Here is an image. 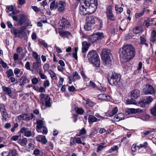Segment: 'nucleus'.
Segmentation results:
<instances>
[{
  "instance_id": "obj_53",
  "label": "nucleus",
  "mask_w": 156,
  "mask_h": 156,
  "mask_svg": "<svg viewBox=\"0 0 156 156\" xmlns=\"http://www.w3.org/2000/svg\"><path fill=\"white\" fill-rule=\"evenodd\" d=\"M0 64L2 65V67L4 68H5L7 67L8 68H9V67L8 66L7 64L2 60H1L0 61Z\"/></svg>"
},
{
  "instance_id": "obj_25",
  "label": "nucleus",
  "mask_w": 156,
  "mask_h": 156,
  "mask_svg": "<svg viewBox=\"0 0 156 156\" xmlns=\"http://www.w3.org/2000/svg\"><path fill=\"white\" fill-rule=\"evenodd\" d=\"M105 65H107L108 66L112 65V60L111 59L110 56L105 58V59H102Z\"/></svg>"
},
{
  "instance_id": "obj_31",
  "label": "nucleus",
  "mask_w": 156,
  "mask_h": 156,
  "mask_svg": "<svg viewBox=\"0 0 156 156\" xmlns=\"http://www.w3.org/2000/svg\"><path fill=\"white\" fill-rule=\"evenodd\" d=\"M73 81H74L76 80H80V76L77 72H73Z\"/></svg>"
},
{
  "instance_id": "obj_3",
  "label": "nucleus",
  "mask_w": 156,
  "mask_h": 156,
  "mask_svg": "<svg viewBox=\"0 0 156 156\" xmlns=\"http://www.w3.org/2000/svg\"><path fill=\"white\" fill-rule=\"evenodd\" d=\"M87 58L89 61L94 64L96 67H99L100 66L99 58L95 51L92 50L89 51L87 55Z\"/></svg>"
},
{
  "instance_id": "obj_24",
  "label": "nucleus",
  "mask_w": 156,
  "mask_h": 156,
  "mask_svg": "<svg viewBox=\"0 0 156 156\" xmlns=\"http://www.w3.org/2000/svg\"><path fill=\"white\" fill-rule=\"evenodd\" d=\"M35 62L33 63V69L35 70H37L39 69L41 66V60L36 61Z\"/></svg>"
},
{
  "instance_id": "obj_63",
  "label": "nucleus",
  "mask_w": 156,
  "mask_h": 156,
  "mask_svg": "<svg viewBox=\"0 0 156 156\" xmlns=\"http://www.w3.org/2000/svg\"><path fill=\"white\" fill-rule=\"evenodd\" d=\"M151 112L153 115L156 116V108H154H154L151 109Z\"/></svg>"
},
{
  "instance_id": "obj_37",
  "label": "nucleus",
  "mask_w": 156,
  "mask_h": 156,
  "mask_svg": "<svg viewBox=\"0 0 156 156\" xmlns=\"http://www.w3.org/2000/svg\"><path fill=\"white\" fill-rule=\"evenodd\" d=\"M27 138H24L21 140L20 144L22 146H24L27 144Z\"/></svg>"
},
{
  "instance_id": "obj_9",
  "label": "nucleus",
  "mask_w": 156,
  "mask_h": 156,
  "mask_svg": "<svg viewBox=\"0 0 156 156\" xmlns=\"http://www.w3.org/2000/svg\"><path fill=\"white\" fill-rule=\"evenodd\" d=\"M19 133L23 134L25 136L28 137L30 136L33 137L35 135L34 133L30 131L29 129L27 127H22L19 131Z\"/></svg>"
},
{
  "instance_id": "obj_64",
  "label": "nucleus",
  "mask_w": 156,
  "mask_h": 156,
  "mask_svg": "<svg viewBox=\"0 0 156 156\" xmlns=\"http://www.w3.org/2000/svg\"><path fill=\"white\" fill-rule=\"evenodd\" d=\"M32 8L36 12H38L41 10V9L39 8H38L36 6H32Z\"/></svg>"
},
{
  "instance_id": "obj_62",
  "label": "nucleus",
  "mask_w": 156,
  "mask_h": 156,
  "mask_svg": "<svg viewBox=\"0 0 156 156\" xmlns=\"http://www.w3.org/2000/svg\"><path fill=\"white\" fill-rule=\"evenodd\" d=\"M28 148L31 150H33L35 148L34 145L32 143H30L28 145Z\"/></svg>"
},
{
  "instance_id": "obj_16",
  "label": "nucleus",
  "mask_w": 156,
  "mask_h": 156,
  "mask_svg": "<svg viewBox=\"0 0 156 156\" xmlns=\"http://www.w3.org/2000/svg\"><path fill=\"white\" fill-rule=\"evenodd\" d=\"M110 55V52L109 50L104 49L102 50L101 53L102 59H105V58L109 57Z\"/></svg>"
},
{
  "instance_id": "obj_4",
  "label": "nucleus",
  "mask_w": 156,
  "mask_h": 156,
  "mask_svg": "<svg viewBox=\"0 0 156 156\" xmlns=\"http://www.w3.org/2000/svg\"><path fill=\"white\" fill-rule=\"evenodd\" d=\"M108 80L109 83L112 85H115L120 81L121 76L117 73L112 72L109 75Z\"/></svg>"
},
{
  "instance_id": "obj_51",
  "label": "nucleus",
  "mask_w": 156,
  "mask_h": 156,
  "mask_svg": "<svg viewBox=\"0 0 156 156\" xmlns=\"http://www.w3.org/2000/svg\"><path fill=\"white\" fill-rule=\"evenodd\" d=\"M70 144L71 145H74L76 144V138H75V137H71Z\"/></svg>"
},
{
  "instance_id": "obj_26",
  "label": "nucleus",
  "mask_w": 156,
  "mask_h": 156,
  "mask_svg": "<svg viewBox=\"0 0 156 156\" xmlns=\"http://www.w3.org/2000/svg\"><path fill=\"white\" fill-rule=\"evenodd\" d=\"M2 88L3 91L5 92V94L10 96L12 93V90L11 88L5 86H2Z\"/></svg>"
},
{
  "instance_id": "obj_28",
  "label": "nucleus",
  "mask_w": 156,
  "mask_h": 156,
  "mask_svg": "<svg viewBox=\"0 0 156 156\" xmlns=\"http://www.w3.org/2000/svg\"><path fill=\"white\" fill-rule=\"evenodd\" d=\"M44 122L42 120H40L37 121V127L38 129H40L44 127Z\"/></svg>"
},
{
  "instance_id": "obj_44",
  "label": "nucleus",
  "mask_w": 156,
  "mask_h": 156,
  "mask_svg": "<svg viewBox=\"0 0 156 156\" xmlns=\"http://www.w3.org/2000/svg\"><path fill=\"white\" fill-rule=\"evenodd\" d=\"M56 4H55V1H53L50 4V9L51 10H53L56 8Z\"/></svg>"
},
{
  "instance_id": "obj_17",
  "label": "nucleus",
  "mask_w": 156,
  "mask_h": 156,
  "mask_svg": "<svg viewBox=\"0 0 156 156\" xmlns=\"http://www.w3.org/2000/svg\"><path fill=\"white\" fill-rule=\"evenodd\" d=\"M141 112L142 110L138 108H128L126 111V112L128 114L135 113L137 112Z\"/></svg>"
},
{
  "instance_id": "obj_33",
  "label": "nucleus",
  "mask_w": 156,
  "mask_h": 156,
  "mask_svg": "<svg viewBox=\"0 0 156 156\" xmlns=\"http://www.w3.org/2000/svg\"><path fill=\"white\" fill-rule=\"evenodd\" d=\"M147 105L145 99H142L140 100L138 105L141 107H144Z\"/></svg>"
},
{
  "instance_id": "obj_32",
  "label": "nucleus",
  "mask_w": 156,
  "mask_h": 156,
  "mask_svg": "<svg viewBox=\"0 0 156 156\" xmlns=\"http://www.w3.org/2000/svg\"><path fill=\"white\" fill-rule=\"evenodd\" d=\"M105 143H100L98 146L97 152H98L99 151H101L104 148L106 147V146L105 145Z\"/></svg>"
},
{
  "instance_id": "obj_8",
  "label": "nucleus",
  "mask_w": 156,
  "mask_h": 156,
  "mask_svg": "<svg viewBox=\"0 0 156 156\" xmlns=\"http://www.w3.org/2000/svg\"><path fill=\"white\" fill-rule=\"evenodd\" d=\"M0 111L2 115V120L3 122H5L7 120L8 118V115L6 111L5 106L3 104H0Z\"/></svg>"
},
{
  "instance_id": "obj_34",
  "label": "nucleus",
  "mask_w": 156,
  "mask_h": 156,
  "mask_svg": "<svg viewBox=\"0 0 156 156\" xmlns=\"http://www.w3.org/2000/svg\"><path fill=\"white\" fill-rule=\"evenodd\" d=\"M126 103L128 104L137 105V103L136 101L133 100L132 98L127 99L126 101Z\"/></svg>"
},
{
  "instance_id": "obj_42",
  "label": "nucleus",
  "mask_w": 156,
  "mask_h": 156,
  "mask_svg": "<svg viewBox=\"0 0 156 156\" xmlns=\"http://www.w3.org/2000/svg\"><path fill=\"white\" fill-rule=\"evenodd\" d=\"M23 32V29L20 30H17L16 36L19 37L22 35Z\"/></svg>"
},
{
  "instance_id": "obj_60",
  "label": "nucleus",
  "mask_w": 156,
  "mask_h": 156,
  "mask_svg": "<svg viewBox=\"0 0 156 156\" xmlns=\"http://www.w3.org/2000/svg\"><path fill=\"white\" fill-rule=\"evenodd\" d=\"M137 148L136 144H133L131 147V150L133 152H135L137 150Z\"/></svg>"
},
{
  "instance_id": "obj_20",
  "label": "nucleus",
  "mask_w": 156,
  "mask_h": 156,
  "mask_svg": "<svg viewBox=\"0 0 156 156\" xmlns=\"http://www.w3.org/2000/svg\"><path fill=\"white\" fill-rule=\"evenodd\" d=\"M88 120L89 123L90 124L94 122L99 121L100 119H98L94 117V115H90L89 116H88Z\"/></svg>"
},
{
  "instance_id": "obj_11",
  "label": "nucleus",
  "mask_w": 156,
  "mask_h": 156,
  "mask_svg": "<svg viewBox=\"0 0 156 156\" xmlns=\"http://www.w3.org/2000/svg\"><path fill=\"white\" fill-rule=\"evenodd\" d=\"M59 26L62 28H67L71 26L69 22L64 17H62L59 21Z\"/></svg>"
},
{
  "instance_id": "obj_46",
  "label": "nucleus",
  "mask_w": 156,
  "mask_h": 156,
  "mask_svg": "<svg viewBox=\"0 0 156 156\" xmlns=\"http://www.w3.org/2000/svg\"><path fill=\"white\" fill-rule=\"evenodd\" d=\"M92 25L86 23L85 25L84 28L86 30H89L91 29V26Z\"/></svg>"
},
{
  "instance_id": "obj_19",
  "label": "nucleus",
  "mask_w": 156,
  "mask_h": 156,
  "mask_svg": "<svg viewBox=\"0 0 156 156\" xmlns=\"http://www.w3.org/2000/svg\"><path fill=\"white\" fill-rule=\"evenodd\" d=\"M29 115L26 113L22 114L18 117V119L20 121L21 120L28 121L29 120Z\"/></svg>"
},
{
  "instance_id": "obj_13",
  "label": "nucleus",
  "mask_w": 156,
  "mask_h": 156,
  "mask_svg": "<svg viewBox=\"0 0 156 156\" xmlns=\"http://www.w3.org/2000/svg\"><path fill=\"white\" fill-rule=\"evenodd\" d=\"M65 2L62 1H60L56 3V8L57 9L59 12H62L65 10Z\"/></svg>"
},
{
  "instance_id": "obj_45",
  "label": "nucleus",
  "mask_w": 156,
  "mask_h": 156,
  "mask_svg": "<svg viewBox=\"0 0 156 156\" xmlns=\"http://www.w3.org/2000/svg\"><path fill=\"white\" fill-rule=\"evenodd\" d=\"M48 73L50 74L52 79H54L56 76V73L51 70H49Z\"/></svg>"
},
{
  "instance_id": "obj_35",
  "label": "nucleus",
  "mask_w": 156,
  "mask_h": 156,
  "mask_svg": "<svg viewBox=\"0 0 156 156\" xmlns=\"http://www.w3.org/2000/svg\"><path fill=\"white\" fill-rule=\"evenodd\" d=\"M140 44H144L147 47H148V44L146 42V40L145 38L143 36L140 37Z\"/></svg>"
},
{
  "instance_id": "obj_1",
  "label": "nucleus",
  "mask_w": 156,
  "mask_h": 156,
  "mask_svg": "<svg viewBox=\"0 0 156 156\" xmlns=\"http://www.w3.org/2000/svg\"><path fill=\"white\" fill-rule=\"evenodd\" d=\"M83 3L80 4L79 9L80 14L85 15L93 13L97 6V0H83Z\"/></svg>"
},
{
  "instance_id": "obj_57",
  "label": "nucleus",
  "mask_w": 156,
  "mask_h": 156,
  "mask_svg": "<svg viewBox=\"0 0 156 156\" xmlns=\"http://www.w3.org/2000/svg\"><path fill=\"white\" fill-rule=\"evenodd\" d=\"M40 151L37 149H36L34 151L33 154L36 156H38L40 154Z\"/></svg>"
},
{
  "instance_id": "obj_47",
  "label": "nucleus",
  "mask_w": 156,
  "mask_h": 156,
  "mask_svg": "<svg viewBox=\"0 0 156 156\" xmlns=\"http://www.w3.org/2000/svg\"><path fill=\"white\" fill-rule=\"evenodd\" d=\"M10 152L12 156H18V154L17 153V151L15 149L11 150Z\"/></svg>"
},
{
  "instance_id": "obj_55",
  "label": "nucleus",
  "mask_w": 156,
  "mask_h": 156,
  "mask_svg": "<svg viewBox=\"0 0 156 156\" xmlns=\"http://www.w3.org/2000/svg\"><path fill=\"white\" fill-rule=\"evenodd\" d=\"M86 104L90 107H92L95 105L94 102L89 101H87Z\"/></svg>"
},
{
  "instance_id": "obj_15",
  "label": "nucleus",
  "mask_w": 156,
  "mask_h": 156,
  "mask_svg": "<svg viewBox=\"0 0 156 156\" xmlns=\"http://www.w3.org/2000/svg\"><path fill=\"white\" fill-rule=\"evenodd\" d=\"M82 52L83 53H84L88 50L90 44L86 41H84L82 43Z\"/></svg>"
},
{
  "instance_id": "obj_7",
  "label": "nucleus",
  "mask_w": 156,
  "mask_h": 156,
  "mask_svg": "<svg viewBox=\"0 0 156 156\" xmlns=\"http://www.w3.org/2000/svg\"><path fill=\"white\" fill-rule=\"evenodd\" d=\"M7 12L9 13V15L11 16L14 21H17L18 17L16 15L17 14V12L14 10L13 7L12 6H8L7 8Z\"/></svg>"
},
{
  "instance_id": "obj_48",
  "label": "nucleus",
  "mask_w": 156,
  "mask_h": 156,
  "mask_svg": "<svg viewBox=\"0 0 156 156\" xmlns=\"http://www.w3.org/2000/svg\"><path fill=\"white\" fill-rule=\"evenodd\" d=\"M145 11L144 10V9L143 11H142L141 12L136 13L135 14V17L136 18H138L140 17L141 16H143L144 13Z\"/></svg>"
},
{
  "instance_id": "obj_54",
  "label": "nucleus",
  "mask_w": 156,
  "mask_h": 156,
  "mask_svg": "<svg viewBox=\"0 0 156 156\" xmlns=\"http://www.w3.org/2000/svg\"><path fill=\"white\" fill-rule=\"evenodd\" d=\"M20 72V70L18 68H16L14 70V73L17 77H19L18 75Z\"/></svg>"
},
{
  "instance_id": "obj_30",
  "label": "nucleus",
  "mask_w": 156,
  "mask_h": 156,
  "mask_svg": "<svg viewBox=\"0 0 156 156\" xmlns=\"http://www.w3.org/2000/svg\"><path fill=\"white\" fill-rule=\"evenodd\" d=\"M60 35L62 37H69L71 36V34L68 31H63L60 33Z\"/></svg>"
},
{
  "instance_id": "obj_18",
  "label": "nucleus",
  "mask_w": 156,
  "mask_h": 156,
  "mask_svg": "<svg viewBox=\"0 0 156 156\" xmlns=\"http://www.w3.org/2000/svg\"><path fill=\"white\" fill-rule=\"evenodd\" d=\"M125 115L122 113H119L115 115L114 119L116 121L118 122L124 119Z\"/></svg>"
},
{
  "instance_id": "obj_27",
  "label": "nucleus",
  "mask_w": 156,
  "mask_h": 156,
  "mask_svg": "<svg viewBox=\"0 0 156 156\" xmlns=\"http://www.w3.org/2000/svg\"><path fill=\"white\" fill-rule=\"evenodd\" d=\"M98 98L99 99L103 100L110 99L111 98V97L110 96L104 94H100L98 95Z\"/></svg>"
},
{
  "instance_id": "obj_49",
  "label": "nucleus",
  "mask_w": 156,
  "mask_h": 156,
  "mask_svg": "<svg viewBox=\"0 0 156 156\" xmlns=\"http://www.w3.org/2000/svg\"><path fill=\"white\" fill-rule=\"evenodd\" d=\"M153 98L151 96L147 97L145 100L147 104H148L151 103L153 101Z\"/></svg>"
},
{
  "instance_id": "obj_14",
  "label": "nucleus",
  "mask_w": 156,
  "mask_h": 156,
  "mask_svg": "<svg viewBox=\"0 0 156 156\" xmlns=\"http://www.w3.org/2000/svg\"><path fill=\"white\" fill-rule=\"evenodd\" d=\"M129 95L131 97H133L135 99L137 98L140 95V91L137 89L133 90L130 92Z\"/></svg>"
},
{
  "instance_id": "obj_58",
  "label": "nucleus",
  "mask_w": 156,
  "mask_h": 156,
  "mask_svg": "<svg viewBox=\"0 0 156 156\" xmlns=\"http://www.w3.org/2000/svg\"><path fill=\"white\" fill-rule=\"evenodd\" d=\"M50 85L49 82L48 80H46L44 81L43 83V86L45 87H48Z\"/></svg>"
},
{
  "instance_id": "obj_12",
  "label": "nucleus",
  "mask_w": 156,
  "mask_h": 156,
  "mask_svg": "<svg viewBox=\"0 0 156 156\" xmlns=\"http://www.w3.org/2000/svg\"><path fill=\"white\" fill-rule=\"evenodd\" d=\"M143 91L146 94H154L155 92L154 88L150 85H147L146 88L144 89Z\"/></svg>"
},
{
  "instance_id": "obj_38",
  "label": "nucleus",
  "mask_w": 156,
  "mask_h": 156,
  "mask_svg": "<svg viewBox=\"0 0 156 156\" xmlns=\"http://www.w3.org/2000/svg\"><path fill=\"white\" fill-rule=\"evenodd\" d=\"M75 138H76V143L79 144H81L83 145H85V143L84 142H83L80 138L75 137Z\"/></svg>"
},
{
  "instance_id": "obj_29",
  "label": "nucleus",
  "mask_w": 156,
  "mask_h": 156,
  "mask_svg": "<svg viewBox=\"0 0 156 156\" xmlns=\"http://www.w3.org/2000/svg\"><path fill=\"white\" fill-rule=\"evenodd\" d=\"M156 37V31L155 30H153L151 33V36L150 38V41L153 42L155 41Z\"/></svg>"
},
{
  "instance_id": "obj_23",
  "label": "nucleus",
  "mask_w": 156,
  "mask_h": 156,
  "mask_svg": "<svg viewBox=\"0 0 156 156\" xmlns=\"http://www.w3.org/2000/svg\"><path fill=\"white\" fill-rule=\"evenodd\" d=\"M86 23L92 25L95 23V19L93 16H87L86 19Z\"/></svg>"
},
{
  "instance_id": "obj_6",
  "label": "nucleus",
  "mask_w": 156,
  "mask_h": 156,
  "mask_svg": "<svg viewBox=\"0 0 156 156\" xmlns=\"http://www.w3.org/2000/svg\"><path fill=\"white\" fill-rule=\"evenodd\" d=\"M104 37L103 33L102 32H97L94 33L93 34L90 36L89 37V40L92 42L94 43L96 42L97 41L101 40Z\"/></svg>"
},
{
  "instance_id": "obj_36",
  "label": "nucleus",
  "mask_w": 156,
  "mask_h": 156,
  "mask_svg": "<svg viewBox=\"0 0 156 156\" xmlns=\"http://www.w3.org/2000/svg\"><path fill=\"white\" fill-rule=\"evenodd\" d=\"M133 32L136 34H139L142 32V31L140 27H137L133 29Z\"/></svg>"
},
{
  "instance_id": "obj_22",
  "label": "nucleus",
  "mask_w": 156,
  "mask_h": 156,
  "mask_svg": "<svg viewBox=\"0 0 156 156\" xmlns=\"http://www.w3.org/2000/svg\"><path fill=\"white\" fill-rule=\"evenodd\" d=\"M20 19L19 23L20 25L23 24L26 21L27 17L26 16L23 14L19 15Z\"/></svg>"
},
{
  "instance_id": "obj_52",
  "label": "nucleus",
  "mask_w": 156,
  "mask_h": 156,
  "mask_svg": "<svg viewBox=\"0 0 156 156\" xmlns=\"http://www.w3.org/2000/svg\"><path fill=\"white\" fill-rule=\"evenodd\" d=\"M50 66L48 64L46 63L43 66V68L45 71H47L49 68Z\"/></svg>"
},
{
  "instance_id": "obj_59",
  "label": "nucleus",
  "mask_w": 156,
  "mask_h": 156,
  "mask_svg": "<svg viewBox=\"0 0 156 156\" xmlns=\"http://www.w3.org/2000/svg\"><path fill=\"white\" fill-rule=\"evenodd\" d=\"M18 124L17 123H16L14 124V126L11 129V131L13 132L15 131V129L18 127Z\"/></svg>"
},
{
  "instance_id": "obj_43",
  "label": "nucleus",
  "mask_w": 156,
  "mask_h": 156,
  "mask_svg": "<svg viewBox=\"0 0 156 156\" xmlns=\"http://www.w3.org/2000/svg\"><path fill=\"white\" fill-rule=\"evenodd\" d=\"M32 53L33 56L36 61L40 60V58H39V56L36 52L33 51Z\"/></svg>"
},
{
  "instance_id": "obj_50",
  "label": "nucleus",
  "mask_w": 156,
  "mask_h": 156,
  "mask_svg": "<svg viewBox=\"0 0 156 156\" xmlns=\"http://www.w3.org/2000/svg\"><path fill=\"white\" fill-rule=\"evenodd\" d=\"M118 149V146L115 145L111 148L109 150V152L110 153H112L113 151L117 150Z\"/></svg>"
},
{
  "instance_id": "obj_61",
  "label": "nucleus",
  "mask_w": 156,
  "mask_h": 156,
  "mask_svg": "<svg viewBox=\"0 0 156 156\" xmlns=\"http://www.w3.org/2000/svg\"><path fill=\"white\" fill-rule=\"evenodd\" d=\"M86 131L85 129L83 128H82L81 130H80V135H78V136H80V135H82L84 134H85L86 133Z\"/></svg>"
},
{
  "instance_id": "obj_5",
  "label": "nucleus",
  "mask_w": 156,
  "mask_h": 156,
  "mask_svg": "<svg viewBox=\"0 0 156 156\" xmlns=\"http://www.w3.org/2000/svg\"><path fill=\"white\" fill-rule=\"evenodd\" d=\"M40 102L44 105V104L46 107H49L51 106V105L50 103V97L46 94H41L40 95Z\"/></svg>"
},
{
  "instance_id": "obj_21",
  "label": "nucleus",
  "mask_w": 156,
  "mask_h": 156,
  "mask_svg": "<svg viewBox=\"0 0 156 156\" xmlns=\"http://www.w3.org/2000/svg\"><path fill=\"white\" fill-rule=\"evenodd\" d=\"M30 80L27 79L26 76H23L20 80V84L21 86L24 85L26 83H29Z\"/></svg>"
},
{
  "instance_id": "obj_2",
  "label": "nucleus",
  "mask_w": 156,
  "mask_h": 156,
  "mask_svg": "<svg viewBox=\"0 0 156 156\" xmlns=\"http://www.w3.org/2000/svg\"><path fill=\"white\" fill-rule=\"evenodd\" d=\"M120 51L121 56L127 61L132 58L135 54L134 48L130 44H127L124 45L120 49Z\"/></svg>"
},
{
  "instance_id": "obj_56",
  "label": "nucleus",
  "mask_w": 156,
  "mask_h": 156,
  "mask_svg": "<svg viewBox=\"0 0 156 156\" xmlns=\"http://www.w3.org/2000/svg\"><path fill=\"white\" fill-rule=\"evenodd\" d=\"M38 81L39 80L36 77L33 78L31 80L32 84L34 85H35L37 84Z\"/></svg>"
},
{
  "instance_id": "obj_40",
  "label": "nucleus",
  "mask_w": 156,
  "mask_h": 156,
  "mask_svg": "<svg viewBox=\"0 0 156 156\" xmlns=\"http://www.w3.org/2000/svg\"><path fill=\"white\" fill-rule=\"evenodd\" d=\"M75 110L78 114L80 115L82 114L84 112V110L83 109L80 108H77L75 109Z\"/></svg>"
},
{
  "instance_id": "obj_41",
  "label": "nucleus",
  "mask_w": 156,
  "mask_h": 156,
  "mask_svg": "<svg viewBox=\"0 0 156 156\" xmlns=\"http://www.w3.org/2000/svg\"><path fill=\"white\" fill-rule=\"evenodd\" d=\"M6 73L7 74V76L8 77L13 76L14 75L13 71L11 69H10L8 70L6 72Z\"/></svg>"
},
{
  "instance_id": "obj_10",
  "label": "nucleus",
  "mask_w": 156,
  "mask_h": 156,
  "mask_svg": "<svg viewBox=\"0 0 156 156\" xmlns=\"http://www.w3.org/2000/svg\"><path fill=\"white\" fill-rule=\"evenodd\" d=\"M105 13L107 19L114 21L115 20V18L112 13V8L110 5L107 7Z\"/></svg>"
},
{
  "instance_id": "obj_39",
  "label": "nucleus",
  "mask_w": 156,
  "mask_h": 156,
  "mask_svg": "<svg viewBox=\"0 0 156 156\" xmlns=\"http://www.w3.org/2000/svg\"><path fill=\"white\" fill-rule=\"evenodd\" d=\"M115 10L119 13H121L123 11V8L122 7H118L117 5H116L115 6Z\"/></svg>"
}]
</instances>
